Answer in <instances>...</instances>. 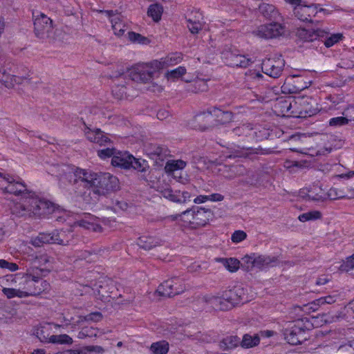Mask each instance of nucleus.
Segmentation results:
<instances>
[{"instance_id": "f257e3e1", "label": "nucleus", "mask_w": 354, "mask_h": 354, "mask_svg": "<svg viewBox=\"0 0 354 354\" xmlns=\"http://www.w3.org/2000/svg\"><path fill=\"white\" fill-rule=\"evenodd\" d=\"M38 264L39 266L35 265L28 268L26 272L0 277V287L4 296L8 299H21L36 296L48 290L49 283L41 278L46 277L53 270V266L46 256L41 257Z\"/></svg>"}, {"instance_id": "f03ea898", "label": "nucleus", "mask_w": 354, "mask_h": 354, "mask_svg": "<svg viewBox=\"0 0 354 354\" xmlns=\"http://www.w3.org/2000/svg\"><path fill=\"white\" fill-rule=\"evenodd\" d=\"M61 184H71L77 195L84 196L87 191L97 195H105L118 187V179L109 173H95L90 170L69 166L59 169Z\"/></svg>"}, {"instance_id": "7ed1b4c3", "label": "nucleus", "mask_w": 354, "mask_h": 354, "mask_svg": "<svg viewBox=\"0 0 354 354\" xmlns=\"http://www.w3.org/2000/svg\"><path fill=\"white\" fill-rule=\"evenodd\" d=\"M59 211V207L48 200L30 192L12 207L13 214L18 216L43 219Z\"/></svg>"}, {"instance_id": "20e7f679", "label": "nucleus", "mask_w": 354, "mask_h": 354, "mask_svg": "<svg viewBox=\"0 0 354 354\" xmlns=\"http://www.w3.org/2000/svg\"><path fill=\"white\" fill-rule=\"evenodd\" d=\"M309 310L310 306L308 305L295 308V313L301 318H298L291 326L285 330L284 338L288 344L297 345L309 338V321L307 317H304L305 315H308Z\"/></svg>"}, {"instance_id": "39448f33", "label": "nucleus", "mask_w": 354, "mask_h": 354, "mask_svg": "<svg viewBox=\"0 0 354 354\" xmlns=\"http://www.w3.org/2000/svg\"><path fill=\"white\" fill-rule=\"evenodd\" d=\"M75 317H73L69 313L60 315L57 318V323H44L37 326L34 331L35 336L39 341L44 344H50L52 334L54 329L57 330L59 328L69 329L72 331L76 329V325L80 319L75 321Z\"/></svg>"}, {"instance_id": "423d86ee", "label": "nucleus", "mask_w": 354, "mask_h": 354, "mask_svg": "<svg viewBox=\"0 0 354 354\" xmlns=\"http://www.w3.org/2000/svg\"><path fill=\"white\" fill-rule=\"evenodd\" d=\"M111 164L115 167L132 168L140 172H145L149 168L145 160L136 158L127 151H117L111 160Z\"/></svg>"}, {"instance_id": "0eeeda50", "label": "nucleus", "mask_w": 354, "mask_h": 354, "mask_svg": "<svg viewBox=\"0 0 354 354\" xmlns=\"http://www.w3.org/2000/svg\"><path fill=\"white\" fill-rule=\"evenodd\" d=\"M308 97L298 96L295 100L291 97H281L277 100L274 104V111L279 115L287 117H300L297 113L301 114L302 111L297 112L295 111L297 105H308Z\"/></svg>"}, {"instance_id": "6e6552de", "label": "nucleus", "mask_w": 354, "mask_h": 354, "mask_svg": "<svg viewBox=\"0 0 354 354\" xmlns=\"http://www.w3.org/2000/svg\"><path fill=\"white\" fill-rule=\"evenodd\" d=\"M160 62L155 61L151 64L138 65L129 71V79L138 83L150 82L160 68Z\"/></svg>"}, {"instance_id": "1a4fd4ad", "label": "nucleus", "mask_w": 354, "mask_h": 354, "mask_svg": "<svg viewBox=\"0 0 354 354\" xmlns=\"http://www.w3.org/2000/svg\"><path fill=\"white\" fill-rule=\"evenodd\" d=\"M214 116L218 118L221 122L225 123L232 120L233 114L231 111H224L216 107L209 108L207 112L197 115L195 117L196 122L200 123L198 127L201 130H205L209 127L211 118Z\"/></svg>"}, {"instance_id": "9d476101", "label": "nucleus", "mask_w": 354, "mask_h": 354, "mask_svg": "<svg viewBox=\"0 0 354 354\" xmlns=\"http://www.w3.org/2000/svg\"><path fill=\"white\" fill-rule=\"evenodd\" d=\"M52 20L44 14L37 17L34 21L35 35L41 39L55 40V31Z\"/></svg>"}, {"instance_id": "9b49d317", "label": "nucleus", "mask_w": 354, "mask_h": 354, "mask_svg": "<svg viewBox=\"0 0 354 354\" xmlns=\"http://www.w3.org/2000/svg\"><path fill=\"white\" fill-rule=\"evenodd\" d=\"M286 26L277 22L263 24L257 27L252 35L261 39H273L285 35Z\"/></svg>"}, {"instance_id": "f8f14e48", "label": "nucleus", "mask_w": 354, "mask_h": 354, "mask_svg": "<svg viewBox=\"0 0 354 354\" xmlns=\"http://www.w3.org/2000/svg\"><path fill=\"white\" fill-rule=\"evenodd\" d=\"M28 75H10L6 73V71L0 70V90L2 86L10 88H12L15 84H27L32 88L37 87L38 81L34 80L32 77Z\"/></svg>"}, {"instance_id": "ddd939ff", "label": "nucleus", "mask_w": 354, "mask_h": 354, "mask_svg": "<svg viewBox=\"0 0 354 354\" xmlns=\"http://www.w3.org/2000/svg\"><path fill=\"white\" fill-rule=\"evenodd\" d=\"M197 210L187 209L182 212L180 216H187V219L185 221L197 226L205 225L209 220L212 216V212L209 209L196 207Z\"/></svg>"}, {"instance_id": "4468645a", "label": "nucleus", "mask_w": 354, "mask_h": 354, "mask_svg": "<svg viewBox=\"0 0 354 354\" xmlns=\"http://www.w3.org/2000/svg\"><path fill=\"white\" fill-rule=\"evenodd\" d=\"M284 66V60L281 57L265 59L261 64L263 72L273 78L279 77Z\"/></svg>"}, {"instance_id": "2eb2a0df", "label": "nucleus", "mask_w": 354, "mask_h": 354, "mask_svg": "<svg viewBox=\"0 0 354 354\" xmlns=\"http://www.w3.org/2000/svg\"><path fill=\"white\" fill-rule=\"evenodd\" d=\"M184 287L180 279L177 277L169 279L161 283L157 288L156 292L160 296L171 297L183 292Z\"/></svg>"}, {"instance_id": "dca6fc26", "label": "nucleus", "mask_w": 354, "mask_h": 354, "mask_svg": "<svg viewBox=\"0 0 354 354\" xmlns=\"http://www.w3.org/2000/svg\"><path fill=\"white\" fill-rule=\"evenodd\" d=\"M314 146L313 149L315 151V156H325L332 151V147L329 145V136L327 134L312 133Z\"/></svg>"}, {"instance_id": "f3484780", "label": "nucleus", "mask_w": 354, "mask_h": 354, "mask_svg": "<svg viewBox=\"0 0 354 354\" xmlns=\"http://www.w3.org/2000/svg\"><path fill=\"white\" fill-rule=\"evenodd\" d=\"M64 232L54 230L50 233H39L31 243H62L65 241Z\"/></svg>"}, {"instance_id": "a211bd4d", "label": "nucleus", "mask_w": 354, "mask_h": 354, "mask_svg": "<svg viewBox=\"0 0 354 354\" xmlns=\"http://www.w3.org/2000/svg\"><path fill=\"white\" fill-rule=\"evenodd\" d=\"M100 12L104 14V15L111 19L112 24V29L114 34L118 37H121L126 31V25L122 22L120 16L116 15L113 10H100Z\"/></svg>"}, {"instance_id": "6ab92c4d", "label": "nucleus", "mask_w": 354, "mask_h": 354, "mask_svg": "<svg viewBox=\"0 0 354 354\" xmlns=\"http://www.w3.org/2000/svg\"><path fill=\"white\" fill-rule=\"evenodd\" d=\"M27 189L26 185L21 180H15L12 177L8 185L6 187V193L13 194L15 196H21V198L25 197L30 194Z\"/></svg>"}, {"instance_id": "aec40b11", "label": "nucleus", "mask_w": 354, "mask_h": 354, "mask_svg": "<svg viewBox=\"0 0 354 354\" xmlns=\"http://www.w3.org/2000/svg\"><path fill=\"white\" fill-rule=\"evenodd\" d=\"M85 136L91 142L97 143L101 146L111 143V140L99 129L92 130L87 128L85 130Z\"/></svg>"}, {"instance_id": "412c9836", "label": "nucleus", "mask_w": 354, "mask_h": 354, "mask_svg": "<svg viewBox=\"0 0 354 354\" xmlns=\"http://www.w3.org/2000/svg\"><path fill=\"white\" fill-rule=\"evenodd\" d=\"M222 175L228 180H232L237 176H241L245 174V168L241 165H224L220 169Z\"/></svg>"}, {"instance_id": "4be33fe9", "label": "nucleus", "mask_w": 354, "mask_h": 354, "mask_svg": "<svg viewBox=\"0 0 354 354\" xmlns=\"http://www.w3.org/2000/svg\"><path fill=\"white\" fill-rule=\"evenodd\" d=\"M262 172L259 170H252L245 169L244 178L241 180V183L245 185L257 186L261 182Z\"/></svg>"}, {"instance_id": "5701e85b", "label": "nucleus", "mask_w": 354, "mask_h": 354, "mask_svg": "<svg viewBox=\"0 0 354 354\" xmlns=\"http://www.w3.org/2000/svg\"><path fill=\"white\" fill-rule=\"evenodd\" d=\"M234 288L236 297H238L239 304L248 302L254 298L255 293L249 287L237 285L234 286Z\"/></svg>"}, {"instance_id": "b1692460", "label": "nucleus", "mask_w": 354, "mask_h": 354, "mask_svg": "<svg viewBox=\"0 0 354 354\" xmlns=\"http://www.w3.org/2000/svg\"><path fill=\"white\" fill-rule=\"evenodd\" d=\"M229 64L233 67L246 68L253 63V61L245 55L231 53L227 57Z\"/></svg>"}, {"instance_id": "393cba45", "label": "nucleus", "mask_w": 354, "mask_h": 354, "mask_svg": "<svg viewBox=\"0 0 354 354\" xmlns=\"http://www.w3.org/2000/svg\"><path fill=\"white\" fill-rule=\"evenodd\" d=\"M226 299L227 298H225L224 293L222 291L213 297L211 302L215 307L221 310H228L232 309L234 306L229 299Z\"/></svg>"}, {"instance_id": "a878e982", "label": "nucleus", "mask_w": 354, "mask_h": 354, "mask_svg": "<svg viewBox=\"0 0 354 354\" xmlns=\"http://www.w3.org/2000/svg\"><path fill=\"white\" fill-rule=\"evenodd\" d=\"M295 16L301 22L309 24L308 17L310 16V6L306 3H300L293 9Z\"/></svg>"}, {"instance_id": "bb28decb", "label": "nucleus", "mask_w": 354, "mask_h": 354, "mask_svg": "<svg viewBox=\"0 0 354 354\" xmlns=\"http://www.w3.org/2000/svg\"><path fill=\"white\" fill-rule=\"evenodd\" d=\"M260 13L268 19H277L279 16L278 10L274 6L263 3L259 6Z\"/></svg>"}, {"instance_id": "cd10ccee", "label": "nucleus", "mask_w": 354, "mask_h": 354, "mask_svg": "<svg viewBox=\"0 0 354 354\" xmlns=\"http://www.w3.org/2000/svg\"><path fill=\"white\" fill-rule=\"evenodd\" d=\"M69 314L71 315H72L73 317H75V321L78 320V318H80V322L77 323V324L76 325V328L77 327L82 326L83 325L84 322H100L102 318L101 313H100L98 312L91 313L85 317H82V316L77 315V313H75V312L73 313H69Z\"/></svg>"}, {"instance_id": "c85d7f7f", "label": "nucleus", "mask_w": 354, "mask_h": 354, "mask_svg": "<svg viewBox=\"0 0 354 354\" xmlns=\"http://www.w3.org/2000/svg\"><path fill=\"white\" fill-rule=\"evenodd\" d=\"M103 351L104 350L101 346H90L84 347L80 350H67L57 354H91L92 353H100Z\"/></svg>"}, {"instance_id": "c756f323", "label": "nucleus", "mask_w": 354, "mask_h": 354, "mask_svg": "<svg viewBox=\"0 0 354 354\" xmlns=\"http://www.w3.org/2000/svg\"><path fill=\"white\" fill-rule=\"evenodd\" d=\"M259 342L260 338L259 335L245 334L243 335L242 341L241 342V346L243 348H249L258 345Z\"/></svg>"}, {"instance_id": "7c9ffc66", "label": "nucleus", "mask_w": 354, "mask_h": 354, "mask_svg": "<svg viewBox=\"0 0 354 354\" xmlns=\"http://www.w3.org/2000/svg\"><path fill=\"white\" fill-rule=\"evenodd\" d=\"M169 349V344L165 340L154 342L150 346V351L153 354H167Z\"/></svg>"}, {"instance_id": "2f4dec72", "label": "nucleus", "mask_w": 354, "mask_h": 354, "mask_svg": "<svg viewBox=\"0 0 354 354\" xmlns=\"http://www.w3.org/2000/svg\"><path fill=\"white\" fill-rule=\"evenodd\" d=\"M241 344L240 339L236 336H229L224 338L220 342V348L223 350H230L236 348Z\"/></svg>"}, {"instance_id": "473e14b6", "label": "nucleus", "mask_w": 354, "mask_h": 354, "mask_svg": "<svg viewBox=\"0 0 354 354\" xmlns=\"http://www.w3.org/2000/svg\"><path fill=\"white\" fill-rule=\"evenodd\" d=\"M73 338L66 334L53 335L50 344L60 345H71Z\"/></svg>"}, {"instance_id": "72a5a7b5", "label": "nucleus", "mask_w": 354, "mask_h": 354, "mask_svg": "<svg viewBox=\"0 0 354 354\" xmlns=\"http://www.w3.org/2000/svg\"><path fill=\"white\" fill-rule=\"evenodd\" d=\"M182 54L181 53H173L167 57H166L162 62H160L161 63L160 68L164 67L165 66H172L180 63L182 60Z\"/></svg>"}, {"instance_id": "f704fd0d", "label": "nucleus", "mask_w": 354, "mask_h": 354, "mask_svg": "<svg viewBox=\"0 0 354 354\" xmlns=\"http://www.w3.org/2000/svg\"><path fill=\"white\" fill-rule=\"evenodd\" d=\"M162 10V7L160 4H153L149 7L147 15L155 21H158L161 18Z\"/></svg>"}, {"instance_id": "c9c22d12", "label": "nucleus", "mask_w": 354, "mask_h": 354, "mask_svg": "<svg viewBox=\"0 0 354 354\" xmlns=\"http://www.w3.org/2000/svg\"><path fill=\"white\" fill-rule=\"evenodd\" d=\"M185 165V162L181 160H169L166 163L165 170L167 173H171L178 169H183Z\"/></svg>"}, {"instance_id": "e433bc0d", "label": "nucleus", "mask_w": 354, "mask_h": 354, "mask_svg": "<svg viewBox=\"0 0 354 354\" xmlns=\"http://www.w3.org/2000/svg\"><path fill=\"white\" fill-rule=\"evenodd\" d=\"M339 269L342 272L354 274V254L348 257L346 261H343Z\"/></svg>"}, {"instance_id": "4c0bfd02", "label": "nucleus", "mask_w": 354, "mask_h": 354, "mask_svg": "<svg viewBox=\"0 0 354 354\" xmlns=\"http://www.w3.org/2000/svg\"><path fill=\"white\" fill-rule=\"evenodd\" d=\"M113 95L118 100L123 99L126 95V87L122 84L115 85L112 88Z\"/></svg>"}, {"instance_id": "58836bf2", "label": "nucleus", "mask_w": 354, "mask_h": 354, "mask_svg": "<svg viewBox=\"0 0 354 354\" xmlns=\"http://www.w3.org/2000/svg\"><path fill=\"white\" fill-rule=\"evenodd\" d=\"M224 266L227 270L231 272H234L238 270L240 267V262L239 260L230 258L224 260Z\"/></svg>"}, {"instance_id": "ea45409f", "label": "nucleus", "mask_w": 354, "mask_h": 354, "mask_svg": "<svg viewBox=\"0 0 354 354\" xmlns=\"http://www.w3.org/2000/svg\"><path fill=\"white\" fill-rule=\"evenodd\" d=\"M187 26L192 34H196L202 29L203 24L199 20L188 19Z\"/></svg>"}, {"instance_id": "a19ab883", "label": "nucleus", "mask_w": 354, "mask_h": 354, "mask_svg": "<svg viewBox=\"0 0 354 354\" xmlns=\"http://www.w3.org/2000/svg\"><path fill=\"white\" fill-rule=\"evenodd\" d=\"M313 189V192L315 193V195L313 196H311V200L324 201L326 199V193L318 185H314Z\"/></svg>"}, {"instance_id": "79ce46f5", "label": "nucleus", "mask_w": 354, "mask_h": 354, "mask_svg": "<svg viewBox=\"0 0 354 354\" xmlns=\"http://www.w3.org/2000/svg\"><path fill=\"white\" fill-rule=\"evenodd\" d=\"M343 37H344L342 33L333 34L325 40L324 45L327 48L331 47L341 41Z\"/></svg>"}, {"instance_id": "37998d69", "label": "nucleus", "mask_w": 354, "mask_h": 354, "mask_svg": "<svg viewBox=\"0 0 354 354\" xmlns=\"http://www.w3.org/2000/svg\"><path fill=\"white\" fill-rule=\"evenodd\" d=\"M186 73V69L185 67L179 66L174 70L168 71L167 77L168 79H176L179 78Z\"/></svg>"}, {"instance_id": "c03bdc74", "label": "nucleus", "mask_w": 354, "mask_h": 354, "mask_svg": "<svg viewBox=\"0 0 354 354\" xmlns=\"http://www.w3.org/2000/svg\"><path fill=\"white\" fill-rule=\"evenodd\" d=\"M253 129L252 127L250 124H243L242 126L238 127L233 129L234 133L240 136H248L250 134V131Z\"/></svg>"}, {"instance_id": "a18cd8bd", "label": "nucleus", "mask_w": 354, "mask_h": 354, "mask_svg": "<svg viewBox=\"0 0 354 354\" xmlns=\"http://www.w3.org/2000/svg\"><path fill=\"white\" fill-rule=\"evenodd\" d=\"M97 335V329L93 328L92 327L88 328L84 327L82 328L81 331L78 333L77 337L80 339H83L86 337H93Z\"/></svg>"}, {"instance_id": "49530a36", "label": "nucleus", "mask_w": 354, "mask_h": 354, "mask_svg": "<svg viewBox=\"0 0 354 354\" xmlns=\"http://www.w3.org/2000/svg\"><path fill=\"white\" fill-rule=\"evenodd\" d=\"M223 292L224 293L225 298H227L226 299H229L233 306L239 304L238 297H236V294L235 293L234 287L231 289L223 290Z\"/></svg>"}, {"instance_id": "de8ad7c7", "label": "nucleus", "mask_w": 354, "mask_h": 354, "mask_svg": "<svg viewBox=\"0 0 354 354\" xmlns=\"http://www.w3.org/2000/svg\"><path fill=\"white\" fill-rule=\"evenodd\" d=\"M117 151L114 148L106 147L103 149H100L97 151L98 156L102 159H106L107 158L113 157L114 154H115Z\"/></svg>"}, {"instance_id": "09e8293b", "label": "nucleus", "mask_w": 354, "mask_h": 354, "mask_svg": "<svg viewBox=\"0 0 354 354\" xmlns=\"http://www.w3.org/2000/svg\"><path fill=\"white\" fill-rule=\"evenodd\" d=\"M342 317L346 319L354 318V299L345 306Z\"/></svg>"}, {"instance_id": "8fccbe9b", "label": "nucleus", "mask_w": 354, "mask_h": 354, "mask_svg": "<svg viewBox=\"0 0 354 354\" xmlns=\"http://www.w3.org/2000/svg\"><path fill=\"white\" fill-rule=\"evenodd\" d=\"M315 12L314 17H322L330 14V12L323 8H320L318 4H311V13Z\"/></svg>"}, {"instance_id": "3c124183", "label": "nucleus", "mask_w": 354, "mask_h": 354, "mask_svg": "<svg viewBox=\"0 0 354 354\" xmlns=\"http://www.w3.org/2000/svg\"><path fill=\"white\" fill-rule=\"evenodd\" d=\"M348 122V120L346 118L339 116L331 118L329 121V125L337 127L347 124Z\"/></svg>"}, {"instance_id": "603ef678", "label": "nucleus", "mask_w": 354, "mask_h": 354, "mask_svg": "<svg viewBox=\"0 0 354 354\" xmlns=\"http://www.w3.org/2000/svg\"><path fill=\"white\" fill-rule=\"evenodd\" d=\"M308 28L309 24H306L304 27L298 28L296 32L297 36L301 39L307 40L308 38L309 37Z\"/></svg>"}, {"instance_id": "864d4df0", "label": "nucleus", "mask_w": 354, "mask_h": 354, "mask_svg": "<svg viewBox=\"0 0 354 354\" xmlns=\"http://www.w3.org/2000/svg\"><path fill=\"white\" fill-rule=\"evenodd\" d=\"M0 268L7 269L10 272H15L19 269V267L16 263L8 262L5 259H0Z\"/></svg>"}, {"instance_id": "5fc2aeb1", "label": "nucleus", "mask_w": 354, "mask_h": 354, "mask_svg": "<svg viewBox=\"0 0 354 354\" xmlns=\"http://www.w3.org/2000/svg\"><path fill=\"white\" fill-rule=\"evenodd\" d=\"M247 237V234L243 230L235 231L231 236V239L234 243H239L244 241Z\"/></svg>"}, {"instance_id": "6e6d98bb", "label": "nucleus", "mask_w": 354, "mask_h": 354, "mask_svg": "<svg viewBox=\"0 0 354 354\" xmlns=\"http://www.w3.org/2000/svg\"><path fill=\"white\" fill-rule=\"evenodd\" d=\"M265 151L257 148H247L239 155L241 157H248L252 154H265Z\"/></svg>"}, {"instance_id": "4d7b16f0", "label": "nucleus", "mask_w": 354, "mask_h": 354, "mask_svg": "<svg viewBox=\"0 0 354 354\" xmlns=\"http://www.w3.org/2000/svg\"><path fill=\"white\" fill-rule=\"evenodd\" d=\"M10 180H12V176L0 173V189L6 193V187L8 185Z\"/></svg>"}, {"instance_id": "13d9d810", "label": "nucleus", "mask_w": 354, "mask_h": 354, "mask_svg": "<svg viewBox=\"0 0 354 354\" xmlns=\"http://www.w3.org/2000/svg\"><path fill=\"white\" fill-rule=\"evenodd\" d=\"M128 37L130 41L138 42L139 44L144 43V41L146 39V38L142 37L141 35L134 32H129L128 33Z\"/></svg>"}, {"instance_id": "bf43d9fd", "label": "nucleus", "mask_w": 354, "mask_h": 354, "mask_svg": "<svg viewBox=\"0 0 354 354\" xmlns=\"http://www.w3.org/2000/svg\"><path fill=\"white\" fill-rule=\"evenodd\" d=\"M327 35V32L324 30L317 29L314 30L311 28V41L317 38L324 37Z\"/></svg>"}, {"instance_id": "052dcab7", "label": "nucleus", "mask_w": 354, "mask_h": 354, "mask_svg": "<svg viewBox=\"0 0 354 354\" xmlns=\"http://www.w3.org/2000/svg\"><path fill=\"white\" fill-rule=\"evenodd\" d=\"M80 225L83 226L84 227L88 230H93L94 232H100L101 231L102 229L101 226L99 225L98 224L91 223L86 221H82Z\"/></svg>"}, {"instance_id": "680f3d73", "label": "nucleus", "mask_w": 354, "mask_h": 354, "mask_svg": "<svg viewBox=\"0 0 354 354\" xmlns=\"http://www.w3.org/2000/svg\"><path fill=\"white\" fill-rule=\"evenodd\" d=\"M147 151L151 155L160 156L162 152V149L158 145H150L147 147Z\"/></svg>"}, {"instance_id": "e2e57ef3", "label": "nucleus", "mask_w": 354, "mask_h": 354, "mask_svg": "<svg viewBox=\"0 0 354 354\" xmlns=\"http://www.w3.org/2000/svg\"><path fill=\"white\" fill-rule=\"evenodd\" d=\"M344 196L342 194H339L337 192V190L335 188H331L328 190V192L326 193V198H329L330 200H335L337 198H343Z\"/></svg>"}, {"instance_id": "0e129e2a", "label": "nucleus", "mask_w": 354, "mask_h": 354, "mask_svg": "<svg viewBox=\"0 0 354 354\" xmlns=\"http://www.w3.org/2000/svg\"><path fill=\"white\" fill-rule=\"evenodd\" d=\"M164 197L169 199L174 202H181V200L178 198L177 196L173 194L172 191L170 189H165L162 192Z\"/></svg>"}, {"instance_id": "69168bd1", "label": "nucleus", "mask_w": 354, "mask_h": 354, "mask_svg": "<svg viewBox=\"0 0 354 354\" xmlns=\"http://www.w3.org/2000/svg\"><path fill=\"white\" fill-rule=\"evenodd\" d=\"M261 257H258V259L254 258L253 256H246L243 258V261L248 264H251L253 266H255L259 261H261Z\"/></svg>"}, {"instance_id": "338daca9", "label": "nucleus", "mask_w": 354, "mask_h": 354, "mask_svg": "<svg viewBox=\"0 0 354 354\" xmlns=\"http://www.w3.org/2000/svg\"><path fill=\"white\" fill-rule=\"evenodd\" d=\"M330 280V277L327 275L323 274L317 278L315 281L316 286H322L327 283Z\"/></svg>"}, {"instance_id": "774afa93", "label": "nucleus", "mask_w": 354, "mask_h": 354, "mask_svg": "<svg viewBox=\"0 0 354 354\" xmlns=\"http://www.w3.org/2000/svg\"><path fill=\"white\" fill-rule=\"evenodd\" d=\"M138 241L143 243H152L156 241V239L153 236L143 235L138 238Z\"/></svg>"}]
</instances>
